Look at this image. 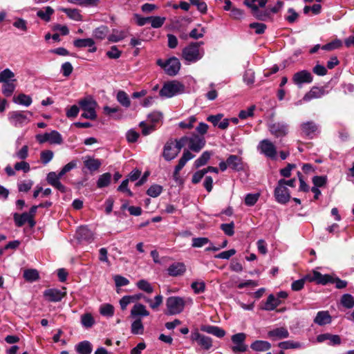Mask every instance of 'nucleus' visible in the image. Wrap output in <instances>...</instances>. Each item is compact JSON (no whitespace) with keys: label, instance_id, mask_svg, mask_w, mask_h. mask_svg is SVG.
Returning <instances> with one entry per match:
<instances>
[{"label":"nucleus","instance_id":"a878e982","mask_svg":"<svg viewBox=\"0 0 354 354\" xmlns=\"http://www.w3.org/2000/svg\"><path fill=\"white\" fill-rule=\"evenodd\" d=\"M76 237L80 241H91L93 239L92 232L86 227H80L76 232Z\"/></svg>","mask_w":354,"mask_h":354},{"label":"nucleus","instance_id":"20e7f679","mask_svg":"<svg viewBox=\"0 0 354 354\" xmlns=\"http://www.w3.org/2000/svg\"><path fill=\"white\" fill-rule=\"evenodd\" d=\"M257 150L260 153L271 160H275L277 158V147L274 143L268 139L261 140L257 145Z\"/></svg>","mask_w":354,"mask_h":354},{"label":"nucleus","instance_id":"f704fd0d","mask_svg":"<svg viewBox=\"0 0 354 354\" xmlns=\"http://www.w3.org/2000/svg\"><path fill=\"white\" fill-rule=\"evenodd\" d=\"M194 155H193L189 150L184 151L182 157L178 160V165L176 166L177 170H181L187 161L194 158Z\"/></svg>","mask_w":354,"mask_h":354},{"label":"nucleus","instance_id":"1a4fd4ad","mask_svg":"<svg viewBox=\"0 0 354 354\" xmlns=\"http://www.w3.org/2000/svg\"><path fill=\"white\" fill-rule=\"evenodd\" d=\"M25 111H14L8 113V120L15 127H21L29 122Z\"/></svg>","mask_w":354,"mask_h":354},{"label":"nucleus","instance_id":"b1692460","mask_svg":"<svg viewBox=\"0 0 354 354\" xmlns=\"http://www.w3.org/2000/svg\"><path fill=\"white\" fill-rule=\"evenodd\" d=\"M186 271L185 266L183 263H174L167 268L168 274L171 277L183 275Z\"/></svg>","mask_w":354,"mask_h":354},{"label":"nucleus","instance_id":"a19ab883","mask_svg":"<svg viewBox=\"0 0 354 354\" xmlns=\"http://www.w3.org/2000/svg\"><path fill=\"white\" fill-rule=\"evenodd\" d=\"M118 102L123 106L128 108L131 105V101L128 96V95L126 93V92L123 91H119L117 93L116 96Z\"/></svg>","mask_w":354,"mask_h":354},{"label":"nucleus","instance_id":"f257e3e1","mask_svg":"<svg viewBox=\"0 0 354 354\" xmlns=\"http://www.w3.org/2000/svg\"><path fill=\"white\" fill-rule=\"evenodd\" d=\"M203 42H192L183 50V57L189 62H196L201 59L204 55V50L201 48Z\"/></svg>","mask_w":354,"mask_h":354},{"label":"nucleus","instance_id":"7ed1b4c3","mask_svg":"<svg viewBox=\"0 0 354 354\" xmlns=\"http://www.w3.org/2000/svg\"><path fill=\"white\" fill-rule=\"evenodd\" d=\"M185 306V302L183 298L176 296L169 297L166 300L165 314L168 315L180 314L183 311Z\"/></svg>","mask_w":354,"mask_h":354},{"label":"nucleus","instance_id":"393cba45","mask_svg":"<svg viewBox=\"0 0 354 354\" xmlns=\"http://www.w3.org/2000/svg\"><path fill=\"white\" fill-rule=\"evenodd\" d=\"M268 335L270 338L276 340L288 337L289 333L286 328L280 327L270 330Z\"/></svg>","mask_w":354,"mask_h":354},{"label":"nucleus","instance_id":"e433bc0d","mask_svg":"<svg viewBox=\"0 0 354 354\" xmlns=\"http://www.w3.org/2000/svg\"><path fill=\"white\" fill-rule=\"evenodd\" d=\"M62 10L67 15V16L75 21H80L82 20L80 10L77 9L62 8Z\"/></svg>","mask_w":354,"mask_h":354},{"label":"nucleus","instance_id":"0eeeda50","mask_svg":"<svg viewBox=\"0 0 354 354\" xmlns=\"http://www.w3.org/2000/svg\"><path fill=\"white\" fill-rule=\"evenodd\" d=\"M158 64L163 67L166 73L170 76L176 75L180 68V61L175 57L169 58L164 64L159 59Z\"/></svg>","mask_w":354,"mask_h":354},{"label":"nucleus","instance_id":"7c9ffc66","mask_svg":"<svg viewBox=\"0 0 354 354\" xmlns=\"http://www.w3.org/2000/svg\"><path fill=\"white\" fill-rule=\"evenodd\" d=\"M250 347L255 351H266L271 348V344L267 341L256 340L251 344Z\"/></svg>","mask_w":354,"mask_h":354},{"label":"nucleus","instance_id":"72a5a7b5","mask_svg":"<svg viewBox=\"0 0 354 354\" xmlns=\"http://www.w3.org/2000/svg\"><path fill=\"white\" fill-rule=\"evenodd\" d=\"M13 102L16 104L29 106L32 104V98L30 95L20 93L16 97L13 98Z\"/></svg>","mask_w":354,"mask_h":354},{"label":"nucleus","instance_id":"6e6552de","mask_svg":"<svg viewBox=\"0 0 354 354\" xmlns=\"http://www.w3.org/2000/svg\"><path fill=\"white\" fill-rule=\"evenodd\" d=\"M246 334L244 333H239L232 336V342L234 344L232 347V350L234 353L245 352L248 346L245 344Z\"/></svg>","mask_w":354,"mask_h":354},{"label":"nucleus","instance_id":"09e8293b","mask_svg":"<svg viewBox=\"0 0 354 354\" xmlns=\"http://www.w3.org/2000/svg\"><path fill=\"white\" fill-rule=\"evenodd\" d=\"M15 74L9 68L4 69L0 73V82H9L14 80Z\"/></svg>","mask_w":354,"mask_h":354},{"label":"nucleus","instance_id":"774afa93","mask_svg":"<svg viewBox=\"0 0 354 354\" xmlns=\"http://www.w3.org/2000/svg\"><path fill=\"white\" fill-rule=\"evenodd\" d=\"M192 288L196 294L202 293L205 290V283L203 281L197 282L194 281L191 285Z\"/></svg>","mask_w":354,"mask_h":354},{"label":"nucleus","instance_id":"37998d69","mask_svg":"<svg viewBox=\"0 0 354 354\" xmlns=\"http://www.w3.org/2000/svg\"><path fill=\"white\" fill-rule=\"evenodd\" d=\"M211 153L208 151H204L201 156L194 161V166L196 168L201 167L206 165L210 159Z\"/></svg>","mask_w":354,"mask_h":354},{"label":"nucleus","instance_id":"052dcab7","mask_svg":"<svg viewBox=\"0 0 354 354\" xmlns=\"http://www.w3.org/2000/svg\"><path fill=\"white\" fill-rule=\"evenodd\" d=\"M249 27L252 29H254L255 33L258 35L264 33L266 29V25L265 24L257 22L251 23Z\"/></svg>","mask_w":354,"mask_h":354},{"label":"nucleus","instance_id":"4d7b16f0","mask_svg":"<svg viewBox=\"0 0 354 354\" xmlns=\"http://www.w3.org/2000/svg\"><path fill=\"white\" fill-rule=\"evenodd\" d=\"M81 323L84 327L91 328L94 324L95 322L91 314L86 313L82 316Z\"/></svg>","mask_w":354,"mask_h":354},{"label":"nucleus","instance_id":"6e6d98bb","mask_svg":"<svg viewBox=\"0 0 354 354\" xmlns=\"http://www.w3.org/2000/svg\"><path fill=\"white\" fill-rule=\"evenodd\" d=\"M278 346L282 349L299 348L301 347V344L297 342L285 341L280 342Z\"/></svg>","mask_w":354,"mask_h":354},{"label":"nucleus","instance_id":"4c0bfd02","mask_svg":"<svg viewBox=\"0 0 354 354\" xmlns=\"http://www.w3.org/2000/svg\"><path fill=\"white\" fill-rule=\"evenodd\" d=\"M15 81L16 80H12L11 82L3 84L2 93L5 96L10 97L12 95L16 88V85L14 83Z\"/></svg>","mask_w":354,"mask_h":354},{"label":"nucleus","instance_id":"4be33fe9","mask_svg":"<svg viewBox=\"0 0 354 354\" xmlns=\"http://www.w3.org/2000/svg\"><path fill=\"white\" fill-rule=\"evenodd\" d=\"M84 165L91 174L97 171L102 165V162L99 159H95L91 156H86L84 160Z\"/></svg>","mask_w":354,"mask_h":354},{"label":"nucleus","instance_id":"f3484780","mask_svg":"<svg viewBox=\"0 0 354 354\" xmlns=\"http://www.w3.org/2000/svg\"><path fill=\"white\" fill-rule=\"evenodd\" d=\"M178 155V149L174 147V142L172 140L167 142L163 147L162 157L164 159L167 161H171Z\"/></svg>","mask_w":354,"mask_h":354},{"label":"nucleus","instance_id":"9b49d317","mask_svg":"<svg viewBox=\"0 0 354 354\" xmlns=\"http://www.w3.org/2000/svg\"><path fill=\"white\" fill-rule=\"evenodd\" d=\"M305 279L309 282H315L317 284L326 285L333 281V277L330 274H322L318 271L314 270L312 273L305 276Z\"/></svg>","mask_w":354,"mask_h":354},{"label":"nucleus","instance_id":"aec40b11","mask_svg":"<svg viewBox=\"0 0 354 354\" xmlns=\"http://www.w3.org/2000/svg\"><path fill=\"white\" fill-rule=\"evenodd\" d=\"M65 295V292L55 288L47 289L44 292V297L51 302L60 301Z\"/></svg>","mask_w":354,"mask_h":354},{"label":"nucleus","instance_id":"6ab92c4d","mask_svg":"<svg viewBox=\"0 0 354 354\" xmlns=\"http://www.w3.org/2000/svg\"><path fill=\"white\" fill-rule=\"evenodd\" d=\"M229 168L235 171H240L244 169V163L242 158L236 155H230L227 158Z\"/></svg>","mask_w":354,"mask_h":354},{"label":"nucleus","instance_id":"c9c22d12","mask_svg":"<svg viewBox=\"0 0 354 354\" xmlns=\"http://www.w3.org/2000/svg\"><path fill=\"white\" fill-rule=\"evenodd\" d=\"M54 13V10L50 7L46 6L45 10H39L37 12V16L39 17L41 19L48 22L50 20L51 15Z\"/></svg>","mask_w":354,"mask_h":354},{"label":"nucleus","instance_id":"c03bdc74","mask_svg":"<svg viewBox=\"0 0 354 354\" xmlns=\"http://www.w3.org/2000/svg\"><path fill=\"white\" fill-rule=\"evenodd\" d=\"M138 289L142 290L148 294L153 292V287L152 285L145 279H140L136 283Z\"/></svg>","mask_w":354,"mask_h":354},{"label":"nucleus","instance_id":"9d476101","mask_svg":"<svg viewBox=\"0 0 354 354\" xmlns=\"http://www.w3.org/2000/svg\"><path fill=\"white\" fill-rule=\"evenodd\" d=\"M274 196L276 201L281 204L287 203L290 199V194L287 187L283 186L278 181L277 185L274 191Z\"/></svg>","mask_w":354,"mask_h":354},{"label":"nucleus","instance_id":"de8ad7c7","mask_svg":"<svg viewBox=\"0 0 354 354\" xmlns=\"http://www.w3.org/2000/svg\"><path fill=\"white\" fill-rule=\"evenodd\" d=\"M341 304L346 308L354 307V297L350 294H344L341 298Z\"/></svg>","mask_w":354,"mask_h":354},{"label":"nucleus","instance_id":"2eb2a0df","mask_svg":"<svg viewBox=\"0 0 354 354\" xmlns=\"http://www.w3.org/2000/svg\"><path fill=\"white\" fill-rule=\"evenodd\" d=\"M188 147L190 150L194 152H199L205 145V139L203 136L193 134L188 137Z\"/></svg>","mask_w":354,"mask_h":354},{"label":"nucleus","instance_id":"dca6fc26","mask_svg":"<svg viewBox=\"0 0 354 354\" xmlns=\"http://www.w3.org/2000/svg\"><path fill=\"white\" fill-rule=\"evenodd\" d=\"M327 93L328 91H326L324 86H313L308 93L304 95L303 100L305 102H308L313 99L320 98Z\"/></svg>","mask_w":354,"mask_h":354},{"label":"nucleus","instance_id":"680f3d73","mask_svg":"<svg viewBox=\"0 0 354 354\" xmlns=\"http://www.w3.org/2000/svg\"><path fill=\"white\" fill-rule=\"evenodd\" d=\"M209 242V239L206 237L193 238L192 246L193 248H201Z\"/></svg>","mask_w":354,"mask_h":354},{"label":"nucleus","instance_id":"412c9836","mask_svg":"<svg viewBox=\"0 0 354 354\" xmlns=\"http://www.w3.org/2000/svg\"><path fill=\"white\" fill-rule=\"evenodd\" d=\"M313 321L319 326H324L331 323L332 317L328 310H321L317 313Z\"/></svg>","mask_w":354,"mask_h":354},{"label":"nucleus","instance_id":"79ce46f5","mask_svg":"<svg viewBox=\"0 0 354 354\" xmlns=\"http://www.w3.org/2000/svg\"><path fill=\"white\" fill-rule=\"evenodd\" d=\"M111 179V174L109 172L104 173L99 176V178L97 181V186L98 188H103L107 187L110 183Z\"/></svg>","mask_w":354,"mask_h":354},{"label":"nucleus","instance_id":"ddd939ff","mask_svg":"<svg viewBox=\"0 0 354 354\" xmlns=\"http://www.w3.org/2000/svg\"><path fill=\"white\" fill-rule=\"evenodd\" d=\"M313 80L311 73L306 70H302L293 75L292 82L295 84L301 86L303 84H310Z\"/></svg>","mask_w":354,"mask_h":354},{"label":"nucleus","instance_id":"8fccbe9b","mask_svg":"<svg viewBox=\"0 0 354 354\" xmlns=\"http://www.w3.org/2000/svg\"><path fill=\"white\" fill-rule=\"evenodd\" d=\"M166 21L165 17L151 16L150 19V24L152 28H159L162 26Z\"/></svg>","mask_w":354,"mask_h":354},{"label":"nucleus","instance_id":"473e14b6","mask_svg":"<svg viewBox=\"0 0 354 354\" xmlns=\"http://www.w3.org/2000/svg\"><path fill=\"white\" fill-rule=\"evenodd\" d=\"M76 351L79 354H91L92 345L88 341H83L76 346Z\"/></svg>","mask_w":354,"mask_h":354},{"label":"nucleus","instance_id":"cd10ccee","mask_svg":"<svg viewBox=\"0 0 354 354\" xmlns=\"http://www.w3.org/2000/svg\"><path fill=\"white\" fill-rule=\"evenodd\" d=\"M280 304L281 301L277 297H275L273 295H270L264 306L261 308L264 310L270 311L274 310Z\"/></svg>","mask_w":354,"mask_h":354},{"label":"nucleus","instance_id":"338daca9","mask_svg":"<svg viewBox=\"0 0 354 354\" xmlns=\"http://www.w3.org/2000/svg\"><path fill=\"white\" fill-rule=\"evenodd\" d=\"M196 121L195 116H190L187 121H182L179 123V127L182 129H192L194 126V123Z\"/></svg>","mask_w":354,"mask_h":354},{"label":"nucleus","instance_id":"58836bf2","mask_svg":"<svg viewBox=\"0 0 354 354\" xmlns=\"http://www.w3.org/2000/svg\"><path fill=\"white\" fill-rule=\"evenodd\" d=\"M95 44V41L91 38L77 39L73 41V45L76 48L91 47Z\"/></svg>","mask_w":354,"mask_h":354},{"label":"nucleus","instance_id":"2f4dec72","mask_svg":"<svg viewBox=\"0 0 354 354\" xmlns=\"http://www.w3.org/2000/svg\"><path fill=\"white\" fill-rule=\"evenodd\" d=\"M23 277L26 281L33 282L39 279V273L36 269H26L24 271Z\"/></svg>","mask_w":354,"mask_h":354},{"label":"nucleus","instance_id":"13d9d810","mask_svg":"<svg viewBox=\"0 0 354 354\" xmlns=\"http://www.w3.org/2000/svg\"><path fill=\"white\" fill-rule=\"evenodd\" d=\"M220 228L224 232V233L229 236H232L234 234V222H231L230 223H223L221 225Z\"/></svg>","mask_w":354,"mask_h":354},{"label":"nucleus","instance_id":"ea45409f","mask_svg":"<svg viewBox=\"0 0 354 354\" xmlns=\"http://www.w3.org/2000/svg\"><path fill=\"white\" fill-rule=\"evenodd\" d=\"M109 28L106 26H101L93 30V37L97 39H104L109 33Z\"/></svg>","mask_w":354,"mask_h":354},{"label":"nucleus","instance_id":"5fc2aeb1","mask_svg":"<svg viewBox=\"0 0 354 354\" xmlns=\"http://www.w3.org/2000/svg\"><path fill=\"white\" fill-rule=\"evenodd\" d=\"M100 313L103 316L112 317L114 314V308L111 304H104L100 306Z\"/></svg>","mask_w":354,"mask_h":354},{"label":"nucleus","instance_id":"3c124183","mask_svg":"<svg viewBox=\"0 0 354 354\" xmlns=\"http://www.w3.org/2000/svg\"><path fill=\"white\" fill-rule=\"evenodd\" d=\"M144 326L140 319H136L131 324V333L135 335L142 334Z\"/></svg>","mask_w":354,"mask_h":354},{"label":"nucleus","instance_id":"864d4df0","mask_svg":"<svg viewBox=\"0 0 354 354\" xmlns=\"http://www.w3.org/2000/svg\"><path fill=\"white\" fill-rule=\"evenodd\" d=\"M162 192V187L159 185H151L147 191V195L151 197L156 198Z\"/></svg>","mask_w":354,"mask_h":354},{"label":"nucleus","instance_id":"0e129e2a","mask_svg":"<svg viewBox=\"0 0 354 354\" xmlns=\"http://www.w3.org/2000/svg\"><path fill=\"white\" fill-rule=\"evenodd\" d=\"M253 14L257 19L261 21H266L270 17L268 10L261 11L259 8L257 10H254Z\"/></svg>","mask_w":354,"mask_h":354},{"label":"nucleus","instance_id":"39448f33","mask_svg":"<svg viewBox=\"0 0 354 354\" xmlns=\"http://www.w3.org/2000/svg\"><path fill=\"white\" fill-rule=\"evenodd\" d=\"M80 106L84 111L81 117L86 119L95 120L97 118L95 107L97 103L91 99H84L80 102Z\"/></svg>","mask_w":354,"mask_h":354},{"label":"nucleus","instance_id":"bf43d9fd","mask_svg":"<svg viewBox=\"0 0 354 354\" xmlns=\"http://www.w3.org/2000/svg\"><path fill=\"white\" fill-rule=\"evenodd\" d=\"M54 153L51 150H44L40 153L41 161L44 165L48 164L53 158Z\"/></svg>","mask_w":354,"mask_h":354},{"label":"nucleus","instance_id":"603ef678","mask_svg":"<svg viewBox=\"0 0 354 354\" xmlns=\"http://www.w3.org/2000/svg\"><path fill=\"white\" fill-rule=\"evenodd\" d=\"M342 45V42L340 39H336L322 46V49L324 50H333L340 48Z\"/></svg>","mask_w":354,"mask_h":354},{"label":"nucleus","instance_id":"e2e57ef3","mask_svg":"<svg viewBox=\"0 0 354 354\" xmlns=\"http://www.w3.org/2000/svg\"><path fill=\"white\" fill-rule=\"evenodd\" d=\"M259 194H248L245 198V204L248 206H253L258 201Z\"/></svg>","mask_w":354,"mask_h":354},{"label":"nucleus","instance_id":"423d86ee","mask_svg":"<svg viewBox=\"0 0 354 354\" xmlns=\"http://www.w3.org/2000/svg\"><path fill=\"white\" fill-rule=\"evenodd\" d=\"M35 138L40 144L48 142L51 145H60L63 142L62 135L55 130H53L49 133L37 134Z\"/></svg>","mask_w":354,"mask_h":354},{"label":"nucleus","instance_id":"f8f14e48","mask_svg":"<svg viewBox=\"0 0 354 354\" xmlns=\"http://www.w3.org/2000/svg\"><path fill=\"white\" fill-rule=\"evenodd\" d=\"M191 340L196 342L205 350H209L212 346V340L209 337L201 334L198 330L192 332Z\"/></svg>","mask_w":354,"mask_h":354},{"label":"nucleus","instance_id":"c85d7f7f","mask_svg":"<svg viewBox=\"0 0 354 354\" xmlns=\"http://www.w3.org/2000/svg\"><path fill=\"white\" fill-rule=\"evenodd\" d=\"M201 330L219 338L224 337L225 335V331L216 326H203L201 327Z\"/></svg>","mask_w":354,"mask_h":354},{"label":"nucleus","instance_id":"a18cd8bd","mask_svg":"<svg viewBox=\"0 0 354 354\" xmlns=\"http://www.w3.org/2000/svg\"><path fill=\"white\" fill-rule=\"evenodd\" d=\"M29 216L27 214V212H24L21 214L18 213H15L13 214V218L15 223V225L17 227H22L28 221Z\"/></svg>","mask_w":354,"mask_h":354},{"label":"nucleus","instance_id":"c756f323","mask_svg":"<svg viewBox=\"0 0 354 354\" xmlns=\"http://www.w3.org/2000/svg\"><path fill=\"white\" fill-rule=\"evenodd\" d=\"M131 315L133 317L138 316L147 317L149 315V312L146 309L145 305L142 304H136L133 306L131 310Z\"/></svg>","mask_w":354,"mask_h":354},{"label":"nucleus","instance_id":"69168bd1","mask_svg":"<svg viewBox=\"0 0 354 354\" xmlns=\"http://www.w3.org/2000/svg\"><path fill=\"white\" fill-rule=\"evenodd\" d=\"M255 109V106H250L247 110H242L239 112V118L244 120L248 118V117H252L254 115V111Z\"/></svg>","mask_w":354,"mask_h":354},{"label":"nucleus","instance_id":"49530a36","mask_svg":"<svg viewBox=\"0 0 354 354\" xmlns=\"http://www.w3.org/2000/svg\"><path fill=\"white\" fill-rule=\"evenodd\" d=\"M68 1L85 7L97 6L100 3V0H68Z\"/></svg>","mask_w":354,"mask_h":354},{"label":"nucleus","instance_id":"5701e85b","mask_svg":"<svg viewBox=\"0 0 354 354\" xmlns=\"http://www.w3.org/2000/svg\"><path fill=\"white\" fill-rule=\"evenodd\" d=\"M326 340H329L328 344L330 346L339 345L342 342L341 338L338 335H332L330 333H324L319 335L317 337L318 342H323Z\"/></svg>","mask_w":354,"mask_h":354},{"label":"nucleus","instance_id":"bb28decb","mask_svg":"<svg viewBox=\"0 0 354 354\" xmlns=\"http://www.w3.org/2000/svg\"><path fill=\"white\" fill-rule=\"evenodd\" d=\"M129 31L127 29H113L112 33L109 35L108 39L111 42H118L127 37Z\"/></svg>","mask_w":354,"mask_h":354},{"label":"nucleus","instance_id":"f03ea898","mask_svg":"<svg viewBox=\"0 0 354 354\" xmlns=\"http://www.w3.org/2000/svg\"><path fill=\"white\" fill-rule=\"evenodd\" d=\"M185 86L178 81H171L165 83L160 89L159 94L162 97H171L184 93Z\"/></svg>","mask_w":354,"mask_h":354},{"label":"nucleus","instance_id":"a211bd4d","mask_svg":"<svg viewBox=\"0 0 354 354\" xmlns=\"http://www.w3.org/2000/svg\"><path fill=\"white\" fill-rule=\"evenodd\" d=\"M301 135L313 138L315 133L318 131V126L313 121L303 122L300 125Z\"/></svg>","mask_w":354,"mask_h":354},{"label":"nucleus","instance_id":"4468645a","mask_svg":"<svg viewBox=\"0 0 354 354\" xmlns=\"http://www.w3.org/2000/svg\"><path fill=\"white\" fill-rule=\"evenodd\" d=\"M269 131L276 138L283 137L288 132V125L284 122H274L268 125Z\"/></svg>","mask_w":354,"mask_h":354}]
</instances>
